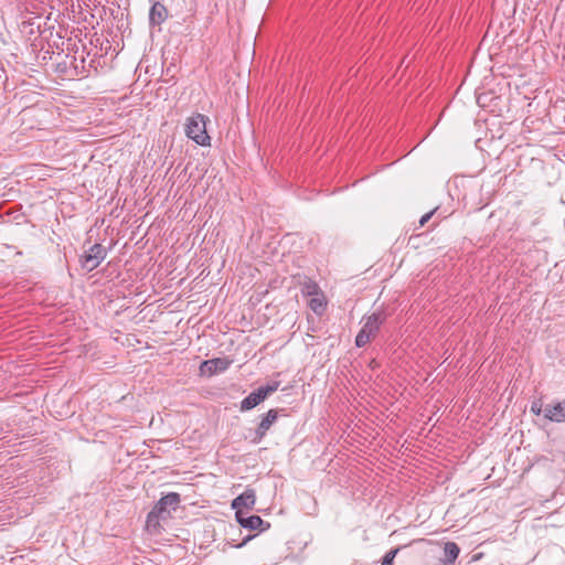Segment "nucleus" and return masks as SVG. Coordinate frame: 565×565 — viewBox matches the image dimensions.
<instances>
[{"label": "nucleus", "instance_id": "nucleus-1", "mask_svg": "<svg viewBox=\"0 0 565 565\" xmlns=\"http://www.w3.org/2000/svg\"><path fill=\"white\" fill-rule=\"evenodd\" d=\"M388 313L384 309H379L370 316L363 318V326L355 337V345L358 348L365 347L372 339H374L381 326L387 320Z\"/></svg>", "mask_w": 565, "mask_h": 565}, {"label": "nucleus", "instance_id": "nucleus-2", "mask_svg": "<svg viewBox=\"0 0 565 565\" xmlns=\"http://www.w3.org/2000/svg\"><path fill=\"white\" fill-rule=\"evenodd\" d=\"M180 494L177 492H170L163 495L153 509L148 513L147 516V526H157L159 525V520H166L170 516L171 511H175L180 504Z\"/></svg>", "mask_w": 565, "mask_h": 565}, {"label": "nucleus", "instance_id": "nucleus-3", "mask_svg": "<svg viewBox=\"0 0 565 565\" xmlns=\"http://www.w3.org/2000/svg\"><path fill=\"white\" fill-rule=\"evenodd\" d=\"M209 118L202 114H193L186 118L185 135L200 146H210V136L206 132Z\"/></svg>", "mask_w": 565, "mask_h": 565}, {"label": "nucleus", "instance_id": "nucleus-4", "mask_svg": "<svg viewBox=\"0 0 565 565\" xmlns=\"http://www.w3.org/2000/svg\"><path fill=\"white\" fill-rule=\"evenodd\" d=\"M107 252L102 244H94L86 250L79 258V263L83 269L92 271L96 269L100 263L106 258Z\"/></svg>", "mask_w": 565, "mask_h": 565}, {"label": "nucleus", "instance_id": "nucleus-5", "mask_svg": "<svg viewBox=\"0 0 565 565\" xmlns=\"http://www.w3.org/2000/svg\"><path fill=\"white\" fill-rule=\"evenodd\" d=\"M278 418V409H269L262 418L258 427L256 428L254 436L252 438V443L259 444L263 438L266 436L267 431L270 429L273 424Z\"/></svg>", "mask_w": 565, "mask_h": 565}, {"label": "nucleus", "instance_id": "nucleus-6", "mask_svg": "<svg viewBox=\"0 0 565 565\" xmlns=\"http://www.w3.org/2000/svg\"><path fill=\"white\" fill-rule=\"evenodd\" d=\"M235 518L238 524L248 530H258L260 532L269 527V523H266L258 515H246L244 511L235 512Z\"/></svg>", "mask_w": 565, "mask_h": 565}, {"label": "nucleus", "instance_id": "nucleus-7", "mask_svg": "<svg viewBox=\"0 0 565 565\" xmlns=\"http://www.w3.org/2000/svg\"><path fill=\"white\" fill-rule=\"evenodd\" d=\"M232 364V360L227 358H216L211 360H205L200 365V371L203 374L214 375L220 372L226 371Z\"/></svg>", "mask_w": 565, "mask_h": 565}, {"label": "nucleus", "instance_id": "nucleus-8", "mask_svg": "<svg viewBox=\"0 0 565 565\" xmlns=\"http://www.w3.org/2000/svg\"><path fill=\"white\" fill-rule=\"evenodd\" d=\"M544 417L551 422H565V398L544 406Z\"/></svg>", "mask_w": 565, "mask_h": 565}, {"label": "nucleus", "instance_id": "nucleus-9", "mask_svg": "<svg viewBox=\"0 0 565 565\" xmlns=\"http://www.w3.org/2000/svg\"><path fill=\"white\" fill-rule=\"evenodd\" d=\"M256 502V494L253 489H246L242 494L232 501V508L235 512L243 511V509L252 510Z\"/></svg>", "mask_w": 565, "mask_h": 565}, {"label": "nucleus", "instance_id": "nucleus-10", "mask_svg": "<svg viewBox=\"0 0 565 565\" xmlns=\"http://www.w3.org/2000/svg\"><path fill=\"white\" fill-rule=\"evenodd\" d=\"M168 17L167 8L160 3L154 2L149 12V22L151 25H160Z\"/></svg>", "mask_w": 565, "mask_h": 565}, {"label": "nucleus", "instance_id": "nucleus-11", "mask_svg": "<svg viewBox=\"0 0 565 565\" xmlns=\"http://www.w3.org/2000/svg\"><path fill=\"white\" fill-rule=\"evenodd\" d=\"M265 401L264 395L257 388L254 392L249 393L242 402L239 409L242 412H247L258 406L262 402Z\"/></svg>", "mask_w": 565, "mask_h": 565}, {"label": "nucleus", "instance_id": "nucleus-12", "mask_svg": "<svg viewBox=\"0 0 565 565\" xmlns=\"http://www.w3.org/2000/svg\"><path fill=\"white\" fill-rule=\"evenodd\" d=\"M459 553H460V548L457 545V543H455V542L445 543V545H444L445 557L441 561L443 564L444 565H452L456 562Z\"/></svg>", "mask_w": 565, "mask_h": 565}, {"label": "nucleus", "instance_id": "nucleus-13", "mask_svg": "<svg viewBox=\"0 0 565 565\" xmlns=\"http://www.w3.org/2000/svg\"><path fill=\"white\" fill-rule=\"evenodd\" d=\"M326 302L321 298L316 297L309 301L310 309L317 315H322L326 310Z\"/></svg>", "mask_w": 565, "mask_h": 565}, {"label": "nucleus", "instance_id": "nucleus-14", "mask_svg": "<svg viewBox=\"0 0 565 565\" xmlns=\"http://www.w3.org/2000/svg\"><path fill=\"white\" fill-rule=\"evenodd\" d=\"M302 291L308 296H317L320 292V288L317 282L308 279L303 282Z\"/></svg>", "mask_w": 565, "mask_h": 565}, {"label": "nucleus", "instance_id": "nucleus-15", "mask_svg": "<svg viewBox=\"0 0 565 565\" xmlns=\"http://www.w3.org/2000/svg\"><path fill=\"white\" fill-rule=\"evenodd\" d=\"M401 548H402L401 546H397L395 548L390 550L387 553H385V555L382 558L381 565H393L394 559H395L396 555L398 554V552L401 551Z\"/></svg>", "mask_w": 565, "mask_h": 565}, {"label": "nucleus", "instance_id": "nucleus-16", "mask_svg": "<svg viewBox=\"0 0 565 565\" xmlns=\"http://www.w3.org/2000/svg\"><path fill=\"white\" fill-rule=\"evenodd\" d=\"M278 386H279V382H274L271 384L260 386V387H258V390L260 391V393L264 395V397L266 399L270 394H273L274 392H276L278 390Z\"/></svg>", "mask_w": 565, "mask_h": 565}, {"label": "nucleus", "instance_id": "nucleus-17", "mask_svg": "<svg viewBox=\"0 0 565 565\" xmlns=\"http://www.w3.org/2000/svg\"><path fill=\"white\" fill-rule=\"evenodd\" d=\"M531 412L535 415L544 414V407L542 401H535L531 405Z\"/></svg>", "mask_w": 565, "mask_h": 565}, {"label": "nucleus", "instance_id": "nucleus-18", "mask_svg": "<svg viewBox=\"0 0 565 565\" xmlns=\"http://www.w3.org/2000/svg\"><path fill=\"white\" fill-rule=\"evenodd\" d=\"M435 212H436V209L424 214L419 220V226H424L431 218V216L435 214Z\"/></svg>", "mask_w": 565, "mask_h": 565}]
</instances>
